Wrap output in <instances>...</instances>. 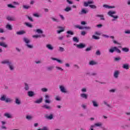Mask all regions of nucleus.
<instances>
[{"mask_svg": "<svg viewBox=\"0 0 130 130\" xmlns=\"http://www.w3.org/2000/svg\"><path fill=\"white\" fill-rule=\"evenodd\" d=\"M15 103H16V104H18V105L21 104V101H20L19 98H16L15 99Z\"/></svg>", "mask_w": 130, "mask_h": 130, "instance_id": "nucleus-20", "label": "nucleus"}, {"mask_svg": "<svg viewBox=\"0 0 130 130\" xmlns=\"http://www.w3.org/2000/svg\"><path fill=\"white\" fill-rule=\"evenodd\" d=\"M63 37H64L63 36H61L58 38V39L59 40H62V39H63Z\"/></svg>", "mask_w": 130, "mask_h": 130, "instance_id": "nucleus-58", "label": "nucleus"}, {"mask_svg": "<svg viewBox=\"0 0 130 130\" xmlns=\"http://www.w3.org/2000/svg\"><path fill=\"white\" fill-rule=\"evenodd\" d=\"M114 51H116V52H117L118 53H120L121 52L120 50L118 49L116 47H112L109 50V52L110 53H113Z\"/></svg>", "mask_w": 130, "mask_h": 130, "instance_id": "nucleus-2", "label": "nucleus"}, {"mask_svg": "<svg viewBox=\"0 0 130 130\" xmlns=\"http://www.w3.org/2000/svg\"><path fill=\"white\" fill-rule=\"evenodd\" d=\"M92 4H94V2L93 1H89L88 2H84L83 6L84 7H88L89 5H91Z\"/></svg>", "mask_w": 130, "mask_h": 130, "instance_id": "nucleus-6", "label": "nucleus"}, {"mask_svg": "<svg viewBox=\"0 0 130 130\" xmlns=\"http://www.w3.org/2000/svg\"><path fill=\"white\" fill-rule=\"evenodd\" d=\"M59 88L61 92H62V93H67V89H66V88L64 87V86H63V85H60L59 86Z\"/></svg>", "mask_w": 130, "mask_h": 130, "instance_id": "nucleus-8", "label": "nucleus"}, {"mask_svg": "<svg viewBox=\"0 0 130 130\" xmlns=\"http://www.w3.org/2000/svg\"><path fill=\"white\" fill-rule=\"evenodd\" d=\"M92 38L93 39H95L96 40H98V39H100V38H99V37H97L95 35H93V36H92Z\"/></svg>", "mask_w": 130, "mask_h": 130, "instance_id": "nucleus-43", "label": "nucleus"}, {"mask_svg": "<svg viewBox=\"0 0 130 130\" xmlns=\"http://www.w3.org/2000/svg\"><path fill=\"white\" fill-rule=\"evenodd\" d=\"M44 108H46V109H51V108L46 105H45L43 106Z\"/></svg>", "mask_w": 130, "mask_h": 130, "instance_id": "nucleus-39", "label": "nucleus"}, {"mask_svg": "<svg viewBox=\"0 0 130 130\" xmlns=\"http://www.w3.org/2000/svg\"><path fill=\"white\" fill-rule=\"evenodd\" d=\"M24 85L25 90H29V86H28V84H27V83H25Z\"/></svg>", "mask_w": 130, "mask_h": 130, "instance_id": "nucleus-49", "label": "nucleus"}, {"mask_svg": "<svg viewBox=\"0 0 130 130\" xmlns=\"http://www.w3.org/2000/svg\"><path fill=\"white\" fill-rule=\"evenodd\" d=\"M47 118L48 119L51 120V119H52V118H53V115H52V114H51V115H50L49 116H47Z\"/></svg>", "mask_w": 130, "mask_h": 130, "instance_id": "nucleus-37", "label": "nucleus"}, {"mask_svg": "<svg viewBox=\"0 0 130 130\" xmlns=\"http://www.w3.org/2000/svg\"><path fill=\"white\" fill-rule=\"evenodd\" d=\"M123 68L125 70H128L129 69V65L128 64H124L123 65Z\"/></svg>", "mask_w": 130, "mask_h": 130, "instance_id": "nucleus-18", "label": "nucleus"}, {"mask_svg": "<svg viewBox=\"0 0 130 130\" xmlns=\"http://www.w3.org/2000/svg\"><path fill=\"white\" fill-rule=\"evenodd\" d=\"M114 59L116 61H118V60H120L121 58L119 57L114 58Z\"/></svg>", "mask_w": 130, "mask_h": 130, "instance_id": "nucleus-51", "label": "nucleus"}, {"mask_svg": "<svg viewBox=\"0 0 130 130\" xmlns=\"http://www.w3.org/2000/svg\"><path fill=\"white\" fill-rule=\"evenodd\" d=\"M26 33V32L24 30H20L19 31H17L16 32V34H17V35H23V34H25Z\"/></svg>", "mask_w": 130, "mask_h": 130, "instance_id": "nucleus-13", "label": "nucleus"}, {"mask_svg": "<svg viewBox=\"0 0 130 130\" xmlns=\"http://www.w3.org/2000/svg\"><path fill=\"white\" fill-rule=\"evenodd\" d=\"M56 70H58V71H63V69L59 67H57V66L56 67Z\"/></svg>", "mask_w": 130, "mask_h": 130, "instance_id": "nucleus-45", "label": "nucleus"}, {"mask_svg": "<svg viewBox=\"0 0 130 130\" xmlns=\"http://www.w3.org/2000/svg\"><path fill=\"white\" fill-rule=\"evenodd\" d=\"M33 38H39L40 37H41V36L40 35H34L32 36Z\"/></svg>", "mask_w": 130, "mask_h": 130, "instance_id": "nucleus-48", "label": "nucleus"}, {"mask_svg": "<svg viewBox=\"0 0 130 130\" xmlns=\"http://www.w3.org/2000/svg\"><path fill=\"white\" fill-rule=\"evenodd\" d=\"M0 46H3V47H8V45L4 42H0Z\"/></svg>", "mask_w": 130, "mask_h": 130, "instance_id": "nucleus-25", "label": "nucleus"}, {"mask_svg": "<svg viewBox=\"0 0 130 130\" xmlns=\"http://www.w3.org/2000/svg\"><path fill=\"white\" fill-rule=\"evenodd\" d=\"M92 104L94 107H98V104H97V102L95 101H92Z\"/></svg>", "mask_w": 130, "mask_h": 130, "instance_id": "nucleus-29", "label": "nucleus"}, {"mask_svg": "<svg viewBox=\"0 0 130 130\" xmlns=\"http://www.w3.org/2000/svg\"><path fill=\"white\" fill-rule=\"evenodd\" d=\"M34 17H40V16L39 15V14L38 13L34 14Z\"/></svg>", "mask_w": 130, "mask_h": 130, "instance_id": "nucleus-59", "label": "nucleus"}, {"mask_svg": "<svg viewBox=\"0 0 130 130\" xmlns=\"http://www.w3.org/2000/svg\"><path fill=\"white\" fill-rule=\"evenodd\" d=\"M71 10H72V8L70 7H68L64 9L65 12H70V11H71Z\"/></svg>", "mask_w": 130, "mask_h": 130, "instance_id": "nucleus-33", "label": "nucleus"}, {"mask_svg": "<svg viewBox=\"0 0 130 130\" xmlns=\"http://www.w3.org/2000/svg\"><path fill=\"white\" fill-rule=\"evenodd\" d=\"M6 102H12V99H10V98H7L5 100Z\"/></svg>", "mask_w": 130, "mask_h": 130, "instance_id": "nucleus-47", "label": "nucleus"}, {"mask_svg": "<svg viewBox=\"0 0 130 130\" xmlns=\"http://www.w3.org/2000/svg\"><path fill=\"white\" fill-rule=\"evenodd\" d=\"M81 107H82V108H83V109H86V108H87V105L83 104L82 105Z\"/></svg>", "mask_w": 130, "mask_h": 130, "instance_id": "nucleus-55", "label": "nucleus"}, {"mask_svg": "<svg viewBox=\"0 0 130 130\" xmlns=\"http://www.w3.org/2000/svg\"><path fill=\"white\" fill-rule=\"evenodd\" d=\"M103 7L104 8H106V9H113V8H114V7L110 6L108 5H104Z\"/></svg>", "mask_w": 130, "mask_h": 130, "instance_id": "nucleus-23", "label": "nucleus"}, {"mask_svg": "<svg viewBox=\"0 0 130 130\" xmlns=\"http://www.w3.org/2000/svg\"><path fill=\"white\" fill-rule=\"evenodd\" d=\"M8 8H11L12 9L16 8L14 6H13V5H12V4H9L8 5Z\"/></svg>", "mask_w": 130, "mask_h": 130, "instance_id": "nucleus-46", "label": "nucleus"}, {"mask_svg": "<svg viewBox=\"0 0 130 130\" xmlns=\"http://www.w3.org/2000/svg\"><path fill=\"white\" fill-rule=\"evenodd\" d=\"M67 34H69L70 35H74V32L72 31V30H68L67 32Z\"/></svg>", "mask_w": 130, "mask_h": 130, "instance_id": "nucleus-41", "label": "nucleus"}, {"mask_svg": "<svg viewBox=\"0 0 130 130\" xmlns=\"http://www.w3.org/2000/svg\"><path fill=\"white\" fill-rule=\"evenodd\" d=\"M46 47L49 50H53V46L51 44H47Z\"/></svg>", "mask_w": 130, "mask_h": 130, "instance_id": "nucleus-11", "label": "nucleus"}, {"mask_svg": "<svg viewBox=\"0 0 130 130\" xmlns=\"http://www.w3.org/2000/svg\"><path fill=\"white\" fill-rule=\"evenodd\" d=\"M89 7L91 9H96V6L95 5H89Z\"/></svg>", "mask_w": 130, "mask_h": 130, "instance_id": "nucleus-54", "label": "nucleus"}, {"mask_svg": "<svg viewBox=\"0 0 130 130\" xmlns=\"http://www.w3.org/2000/svg\"><path fill=\"white\" fill-rule=\"evenodd\" d=\"M77 48H84L85 45L84 44H80L75 45Z\"/></svg>", "mask_w": 130, "mask_h": 130, "instance_id": "nucleus-10", "label": "nucleus"}, {"mask_svg": "<svg viewBox=\"0 0 130 130\" xmlns=\"http://www.w3.org/2000/svg\"><path fill=\"white\" fill-rule=\"evenodd\" d=\"M102 126V123L98 122V123H95L93 125L91 126L90 129H91V130H94V129H93V128L95 127V126H99V127H100Z\"/></svg>", "mask_w": 130, "mask_h": 130, "instance_id": "nucleus-4", "label": "nucleus"}, {"mask_svg": "<svg viewBox=\"0 0 130 130\" xmlns=\"http://www.w3.org/2000/svg\"><path fill=\"white\" fill-rule=\"evenodd\" d=\"M124 32L125 34H130V30H126Z\"/></svg>", "mask_w": 130, "mask_h": 130, "instance_id": "nucleus-57", "label": "nucleus"}, {"mask_svg": "<svg viewBox=\"0 0 130 130\" xmlns=\"http://www.w3.org/2000/svg\"><path fill=\"white\" fill-rule=\"evenodd\" d=\"M75 27H76V28H78V29H91V28L89 26L83 27V26H80L79 25H76Z\"/></svg>", "mask_w": 130, "mask_h": 130, "instance_id": "nucleus-5", "label": "nucleus"}, {"mask_svg": "<svg viewBox=\"0 0 130 130\" xmlns=\"http://www.w3.org/2000/svg\"><path fill=\"white\" fill-rule=\"evenodd\" d=\"M47 71H50L53 70V66H49L47 68Z\"/></svg>", "mask_w": 130, "mask_h": 130, "instance_id": "nucleus-32", "label": "nucleus"}, {"mask_svg": "<svg viewBox=\"0 0 130 130\" xmlns=\"http://www.w3.org/2000/svg\"><path fill=\"white\" fill-rule=\"evenodd\" d=\"M51 19L52 21H54V22H58V20L54 17H51Z\"/></svg>", "mask_w": 130, "mask_h": 130, "instance_id": "nucleus-44", "label": "nucleus"}, {"mask_svg": "<svg viewBox=\"0 0 130 130\" xmlns=\"http://www.w3.org/2000/svg\"><path fill=\"white\" fill-rule=\"evenodd\" d=\"M82 92H86L87 91V89L86 88H84L81 89Z\"/></svg>", "mask_w": 130, "mask_h": 130, "instance_id": "nucleus-64", "label": "nucleus"}, {"mask_svg": "<svg viewBox=\"0 0 130 130\" xmlns=\"http://www.w3.org/2000/svg\"><path fill=\"white\" fill-rule=\"evenodd\" d=\"M36 32H37V33H39V34H42V33H43V31L41 29H37Z\"/></svg>", "mask_w": 130, "mask_h": 130, "instance_id": "nucleus-31", "label": "nucleus"}, {"mask_svg": "<svg viewBox=\"0 0 130 130\" xmlns=\"http://www.w3.org/2000/svg\"><path fill=\"white\" fill-rule=\"evenodd\" d=\"M81 97L84 99H87V98H88V95L86 94L82 93L81 94Z\"/></svg>", "mask_w": 130, "mask_h": 130, "instance_id": "nucleus-24", "label": "nucleus"}, {"mask_svg": "<svg viewBox=\"0 0 130 130\" xmlns=\"http://www.w3.org/2000/svg\"><path fill=\"white\" fill-rule=\"evenodd\" d=\"M115 14H116V12L113 11H109L108 13V15H109V16L112 17V18H114V19L112 20L113 22L115 21V19H117V18H118V16L117 15H115Z\"/></svg>", "mask_w": 130, "mask_h": 130, "instance_id": "nucleus-1", "label": "nucleus"}, {"mask_svg": "<svg viewBox=\"0 0 130 130\" xmlns=\"http://www.w3.org/2000/svg\"><path fill=\"white\" fill-rule=\"evenodd\" d=\"M42 130H49V129H48V127L47 126H44L42 128Z\"/></svg>", "mask_w": 130, "mask_h": 130, "instance_id": "nucleus-52", "label": "nucleus"}, {"mask_svg": "<svg viewBox=\"0 0 130 130\" xmlns=\"http://www.w3.org/2000/svg\"><path fill=\"white\" fill-rule=\"evenodd\" d=\"M7 19L8 21H15V18L14 17H11V16H8L7 17Z\"/></svg>", "mask_w": 130, "mask_h": 130, "instance_id": "nucleus-17", "label": "nucleus"}, {"mask_svg": "<svg viewBox=\"0 0 130 130\" xmlns=\"http://www.w3.org/2000/svg\"><path fill=\"white\" fill-rule=\"evenodd\" d=\"M59 51L62 52V51H64V49L61 47H59Z\"/></svg>", "mask_w": 130, "mask_h": 130, "instance_id": "nucleus-53", "label": "nucleus"}, {"mask_svg": "<svg viewBox=\"0 0 130 130\" xmlns=\"http://www.w3.org/2000/svg\"><path fill=\"white\" fill-rule=\"evenodd\" d=\"M67 3L69 4V5H73V1H71L70 0H67Z\"/></svg>", "mask_w": 130, "mask_h": 130, "instance_id": "nucleus-56", "label": "nucleus"}, {"mask_svg": "<svg viewBox=\"0 0 130 130\" xmlns=\"http://www.w3.org/2000/svg\"><path fill=\"white\" fill-rule=\"evenodd\" d=\"M97 16L100 17V18H101L102 20H104V16H103V15H97Z\"/></svg>", "mask_w": 130, "mask_h": 130, "instance_id": "nucleus-50", "label": "nucleus"}, {"mask_svg": "<svg viewBox=\"0 0 130 130\" xmlns=\"http://www.w3.org/2000/svg\"><path fill=\"white\" fill-rule=\"evenodd\" d=\"M28 95L29 97H32V96H34V92L32 91H28Z\"/></svg>", "mask_w": 130, "mask_h": 130, "instance_id": "nucleus-27", "label": "nucleus"}, {"mask_svg": "<svg viewBox=\"0 0 130 130\" xmlns=\"http://www.w3.org/2000/svg\"><path fill=\"white\" fill-rule=\"evenodd\" d=\"M88 12V11L85 10L84 9H82L81 10V14H87V12Z\"/></svg>", "mask_w": 130, "mask_h": 130, "instance_id": "nucleus-36", "label": "nucleus"}, {"mask_svg": "<svg viewBox=\"0 0 130 130\" xmlns=\"http://www.w3.org/2000/svg\"><path fill=\"white\" fill-rule=\"evenodd\" d=\"M73 41H74V42H79V39H78V38L77 37H74Z\"/></svg>", "mask_w": 130, "mask_h": 130, "instance_id": "nucleus-42", "label": "nucleus"}, {"mask_svg": "<svg viewBox=\"0 0 130 130\" xmlns=\"http://www.w3.org/2000/svg\"><path fill=\"white\" fill-rule=\"evenodd\" d=\"M42 100H43V99L40 98L39 100L36 101L35 103H38V104L41 103L42 102Z\"/></svg>", "mask_w": 130, "mask_h": 130, "instance_id": "nucleus-28", "label": "nucleus"}, {"mask_svg": "<svg viewBox=\"0 0 130 130\" xmlns=\"http://www.w3.org/2000/svg\"><path fill=\"white\" fill-rule=\"evenodd\" d=\"M24 41L25 42V43L27 44L26 46L28 47V48H33V46H32L31 45H29V44H28L30 42V40H29L27 38H24Z\"/></svg>", "mask_w": 130, "mask_h": 130, "instance_id": "nucleus-3", "label": "nucleus"}, {"mask_svg": "<svg viewBox=\"0 0 130 130\" xmlns=\"http://www.w3.org/2000/svg\"><path fill=\"white\" fill-rule=\"evenodd\" d=\"M50 96L48 95H46L45 96V103H50V102H51V101L49 100V98H50Z\"/></svg>", "mask_w": 130, "mask_h": 130, "instance_id": "nucleus-7", "label": "nucleus"}, {"mask_svg": "<svg viewBox=\"0 0 130 130\" xmlns=\"http://www.w3.org/2000/svg\"><path fill=\"white\" fill-rule=\"evenodd\" d=\"M42 91H43V92H47V88H42Z\"/></svg>", "mask_w": 130, "mask_h": 130, "instance_id": "nucleus-61", "label": "nucleus"}, {"mask_svg": "<svg viewBox=\"0 0 130 130\" xmlns=\"http://www.w3.org/2000/svg\"><path fill=\"white\" fill-rule=\"evenodd\" d=\"M11 62L9 60H4L3 61H1V63L2 64H8L10 63Z\"/></svg>", "mask_w": 130, "mask_h": 130, "instance_id": "nucleus-12", "label": "nucleus"}, {"mask_svg": "<svg viewBox=\"0 0 130 130\" xmlns=\"http://www.w3.org/2000/svg\"><path fill=\"white\" fill-rule=\"evenodd\" d=\"M102 36H103V37H104L105 38H108V37H109V36H108L106 35H103Z\"/></svg>", "mask_w": 130, "mask_h": 130, "instance_id": "nucleus-63", "label": "nucleus"}, {"mask_svg": "<svg viewBox=\"0 0 130 130\" xmlns=\"http://www.w3.org/2000/svg\"><path fill=\"white\" fill-rule=\"evenodd\" d=\"M10 69L11 70V71H13V70H14V66L13 65V64L11 62H10L9 64H8Z\"/></svg>", "mask_w": 130, "mask_h": 130, "instance_id": "nucleus-19", "label": "nucleus"}, {"mask_svg": "<svg viewBox=\"0 0 130 130\" xmlns=\"http://www.w3.org/2000/svg\"><path fill=\"white\" fill-rule=\"evenodd\" d=\"M33 118V117L31 115H27L26 116V119H28V120H31Z\"/></svg>", "mask_w": 130, "mask_h": 130, "instance_id": "nucleus-40", "label": "nucleus"}, {"mask_svg": "<svg viewBox=\"0 0 130 130\" xmlns=\"http://www.w3.org/2000/svg\"><path fill=\"white\" fill-rule=\"evenodd\" d=\"M55 99L57 101H60L61 99L59 96H56Z\"/></svg>", "mask_w": 130, "mask_h": 130, "instance_id": "nucleus-60", "label": "nucleus"}, {"mask_svg": "<svg viewBox=\"0 0 130 130\" xmlns=\"http://www.w3.org/2000/svg\"><path fill=\"white\" fill-rule=\"evenodd\" d=\"M122 51H124V52H128L129 51V49L128 48H123L122 49Z\"/></svg>", "mask_w": 130, "mask_h": 130, "instance_id": "nucleus-21", "label": "nucleus"}, {"mask_svg": "<svg viewBox=\"0 0 130 130\" xmlns=\"http://www.w3.org/2000/svg\"><path fill=\"white\" fill-rule=\"evenodd\" d=\"M6 98H7V96H6V95H3L1 96V98H0V100H1V101H6Z\"/></svg>", "mask_w": 130, "mask_h": 130, "instance_id": "nucleus-22", "label": "nucleus"}, {"mask_svg": "<svg viewBox=\"0 0 130 130\" xmlns=\"http://www.w3.org/2000/svg\"><path fill=\"white\" fill-rule=\"evenodd\" d=\"M51 59H52V60H56V61L59 62V63H62V61L61 60H59L57 58L52 57V58H51Z\"/></svg>", "mask_w": 130, "mask_h": 130, "instance_id": "nucleus-16", "label": "nucleus"}, {"mask_svg": "<svg viewBox=\"0 0 130 130\" xmlns=\"http://www.w3.org/2000/svg\"><path fill=\"white\" fill-rule=\"evenodd\" d=\"M89 64H90V66H94L95 64H97V62L94 60H91L89 61Z\"/></svg>", "mask_w": 130, "mask_h": 130, "instance_id": "nucleus-15", "label": "nucleus"}, {"mask_svg": "<svg viewBox=\"0 0 130 130\" xmlns=\"http://www.w3.org/2000/svg\"><path fill=\"white\" fill-rule=\"evenodd\" d=\"M58 29H60V30H57V32L59 34L61 33V32H63L64 31V27H61V26H58Z\"/></svg>", "mask_w": 130, "mask_h": 130, "instance_id": "nucleus-9", "label": "nucleus"}, {"mask_svg": "<svg viewBox=\"0 0 130 130\" xmlns=\"http://www.w3.org/2000/svg\"><path fill=\"white\" fill-rule=\"evenodd\" d=\"M25 24L27 27H29V28H32V24H31V23L29 22H26Z\"/></svg>", "mask_w": 130, "mask_h": 130, "instance_id": "nucleus-38", "label": "nucleus"}, {"mask_svg": "<svg viewBox=\"0 0 130 130\" xmlns=\"http://www.w3.org/2000/svg\"><path fill=\"white\" fill-rule=\"evenodd\" d=\"M23 8L25 9V10H28V9L30 8V6L29 5H23Z\"/></svg>", "mask_w": 130, "mask_h": 130, "instance_id": "nucleus-35", "label": "nucleus"}, {"mask_svg": "<svg viewBox=\"0 0 130 130\" xmlns=\"http://www.w3.org/2000/svg\"><path fill=\"white\" fill-rule=\"evenodd\" d=\"M95 35H101V34L99 31H96L95 32Z\"/></svg>", "mask_w": 130, "mask_h": 130, "instance_id": "nucleus-62", "label": "nucleus"}, {"mask_svg": "<svg viewBox=\"0 0 130 130\" xmlns=\"http://www.w3.org/2000/svg\"><path fill=\"white\" fill-rule=\"evenodd\" d=\"M5 116H6V117H8V118H11L12 117V115L10 114L9 113H6L5 114Z\"/></svg>", "mask_w": 130, "mask_h": 130, "instance_id": "nucleus-30", "label": "nucleus"}, {"mask_svg": "<svg viewBox=\"0 0 130 130\" xmlns=\"http://www.w3.org/2000/svg\"><path fill=\"white\" fill-rule=\"evenodd\" d=\"M6 28L7 29H8V30H12V25L8 24L7 25H6Z\"/></svg>", "mask_w": 130, "mask_h": 130, "instance_id": "nucleus-34", "label": "nucleus"}, {"mask_svg": "<svg viewBox=\"0 0 130 130\" xmlns=\"http://www.w3.org/2000/svg\"><path fill=\"white\" fill-rule=\"evenodd\" d=\"M118 75H119V71H116L114 73V77L115 78H118Z\"/></svg>", "mask_w": 130, "mask_h": 130, "instance_id": "nucleus-14", "label": "nucleus"}, {"mask_svg": "<svg viewBox=\"0 0 130 130\" xmlns=\"http://www.w3.org/2000/svg\"><path fill=\"white\" fill-rule=\"evenodd\" d=\"M104 105H106V106H108V107H109L110 108H112V107H111V105H110L109 104H108V102H107V101H105L104 102Z\"/></svg>", "mask_w": 130, "mask_h": 130, "instance_id": "nucleus-26", "label": "nucleus"}]
</instances>
